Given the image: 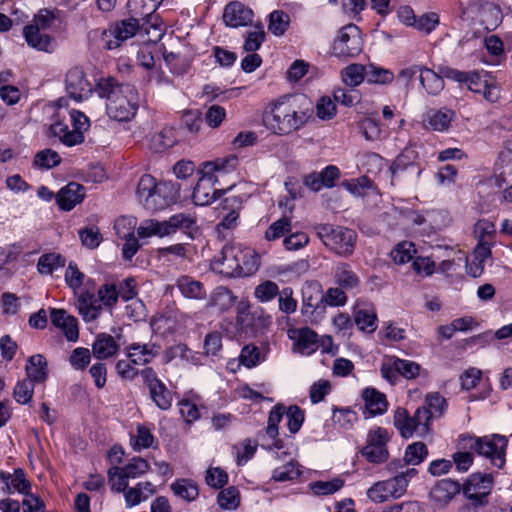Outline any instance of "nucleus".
<instances>
[{"label":"nucleus","mask_w":512,"mask_h":512,"mask_svg":"<svg viewBox=\"0 0 512 512\" xmlns=\"http://www.w3.org/2000/svg\"><path fill=\"white\" fill-rule=\"evenodd\" d=\"M96 92L106 98V110L110 118L119 121H130L139 108L140 97L132 84H119L113 77H102L96 84Z\"/></svg>","instance_id":"f257e3e1"},{"label":"nucleus","mask_w":512,"mask_h":512,"mask_svg":"<svg viewBox=\"0 0 512 512\" xmlns=\"http://www.w3.org/2000/svg\"><path fill=\"white\" fill-rule=\"evenodd\" d=\"M213 269L226 277H243L254 274L259 267L258 259L249 249L225 245L212 262Z\"/></svg>","instance_id":"f03ea898"},{"label":"nucleus","mask_w":512,"mask_h":512,"mask_svg":"<svg viewBox=\"0 0 512 512\" xmlns=\"http://www.w3.org/2000/svg\"><path fill=\"white\" fill-rule=\"evenodd\" d=\"M309 114L297 111L290 99L277 101L263 114L265 127L277 135H287L300 129L307 121Z\"/></svg>","instance_id":"7ed1b4c3"},{"label":"nucleus","mask_w":512,"mask_h":512,"mask_svg":"<svg viewBox=\"0 0 512 512\" xmlns=\"http://www.w3.org/2000/svg\"><path fill=\"white\" fill-rule=\"evenodd\" d=\"M457 447L470 450L490 460L491 465L502 468L505 464V450L507 439L505 436L493 434L491 436L476 437L460 435Z\"/></svg>","instance_id":"20e7f679"},{"label":"nucleus","mask_w":512,"mask_h":512,"mask_svg":"<svg viewBox=\"0 0 512 512\" xmlns=\"http://www.w3.org/2000/svg\"><path fill=\"white\" fill-rule=\"evenodd\" d=\"M97 296L98 298L95 297L93 292L88 290H83L78 294L77 308L85 322H92L100 316L102 312L100 302H102L105 307L113 308L120 294L115 284L106 283L98 289Z\"/></svg>","instance_id":"39448f33"},{"label":"nucleus","mask_w":512,"mask_h":512,"mask_svg":"<svg viewBox=\"0 0 512 512\" xmlns=\"http://www.w3.org/2000/svg\"><path fill=\"white\" fill-rule=\"evenodd\" d=\"M313 229L323 244L341 257H350L355 248L357 234L353 229L331 224H316Z\"/></svg>","instance_id":"423d86ee"},{"label":"nucleus","mask_w":512,"mask_h":512,"mask_svg":"<svg viewBox=\"0 0 512 512\" xmlns=\"http://www.w3.org/2000/svg\"><path fill=\"white\" fill-rule=\"evenodd\" d=\"M196 221L189 214H175L166 221L155 219L144 220L137 228V234L141 238L158 236L165 237L176 233L178 230L190 234L195 228Z\"/></svg>","instance_id":"0eeeda50"},{"label":"nucleus","mask_w":512,"mask_h":512,"mask_svg":"<svg viewBox=\"0 0 512 512\" xmlns=\"http://www.w3.org/2000/svg\"><path fill=\"white\" fill-rule=\"evenodd\" d=\"M493 487V477L488 473H473L462 486L464 496L469 500L467 508L479 512L488 504V496Z\"/></svg>","instance_id":"6e6552de"},{"label":"nucleus","mask_w":512,"mask_h":512,"mask_svg":"<svg viewBox=\"0 0 512 512\" xmlns=\"http://www.w3.org/2000/svg\"><path fill=\"white\" fill-rule=\"evenodd\" d=\"M432 416L431 410L426 406L419 407L412 417H409L406 410L398 409L394 417V425L405 438L411 437L414 433L424 436L430 431Z\"/></svg>","instance_id":"1a4fd4ad"},{"label":"nucleus","mask_w":512,"mask_h":512,"mask_svg":"<svg viewBox=\"0 0 512 512\" xmlns=\"http://www.w3.org/2000/svg\"><path fill=\"white\" fill-rule=\"evenodd\" d=\"M418 160V151L414 146L404 148L390 165L392 183L400 180H417L423 171Z\"/></svg>","instance_id":"9d476101"},{"label":"nucleus","mask_w":512,"mask_h":512,"mask_svg":"<svg viewBox=\"0 0 512 512\" xmlns=\"http://www.w3.org/2000/svg\"><path fill=\"white\" fill-rule=\"evenodd\" d=\"M408 480L402 475L376 482L367 490V497L375 503H383L393 498H400L405 494Z\"/></svg>","instance_id":"9b49d317"},{"label":"nucleus","mask_w":512,"mask_h":512,"mask_svg":"<svg viewBox=\"0 0 512 512\" xmlns=\"http://www.w3.org/2000/svg\"><path fill=\"white\" fill-rule=\"evenodd\" d=\"M333 50L336 55L352 57L361 51L360 30L355 24L344 26L334 41Z\"/></svg>","instance_id":"f8f14e48"},{"label":"nucleus","mask_w":512,"mask_h":512,"mask_svg":"<svg viewBox=\"0 0 512 512\" xmlns=\"http://www.w3.org/2000/svg\"><path fill=\"white\" fill-rule=\"evenodd\" d=\"M65 90L75 101L87 99L92 93V87L80 67L71 68L65 76Z\"/></svg>","instance_id":"ddd939ff"},{"label":"nucleus","mask_w":512,"mask_h":512,"mask_svg":"<svg viewBox=\"0 0 512 512\" xmlns=\"http://www.w3.org/2000/svg\"><path fill=\"white\" fill-rule=\"evenodd\" d=\"M244 197L240 195H228L220 203L217 208L221 222L218 227L224 229H233L238 225L239 213L242 209Z\"/></svg>","instance_id":"4468645a"},{"label":"nucleus","mask_w":512,"mask_h":512,"mask_svg":"<svg viewBox=\"0 0 512 512\" xmlns=\"http://www.w3.org/2000/svg\"><path fill=\"white\" fill-rule=\"evenodd\" d=\"M140 17L136 16L115 23L109 29V35L112 39L106 41V48L116 49L122 42L133 37L140 27Z\"/></svg>","instance_id":"2eb2a0df"},{"label":"nucleus","mask_w":512,"mask_h":512,"mask_svg":"<svg viewBox=\"0 0 512 512\" xmlns=\"http://www.w3.org/2000/svg\"><path fill=\"white\" fill-rule=\"evenodd\" d=\"M65 117L60 114L53 116L52 123L50 124L47 136L58 138L61 143L68 147L81 144L84 141V135L77 131L69 129L68 124L64 121Z\"/></svg>","instance_id":"dca6fc26"},{"label":"nucleus","mask_w":512,"mask_h":512,"mask_svg":"<svg viewBox=\"0 0 512 512\" xmlns=\"http://www.w3.org/2000/svg\"><path fill=\"white\" fill-rule=\"evenodd\" d=\"M254 13L251 8L239 1H233L226 5L223 13V21L226 26L238 28L248 26L253 22Z\"/></svg>","instance_id":"f3484780"},{"label":"nucleus","mask_w":512,"mask_h":512,"mask_svg":"<svg viewBox=\"0 0 512 512\" xmlns=\"http://www.w3.org/2000/svg\"><path fill=\"white\" fill-rule=\"evenodd\" d=\"M340 177V170L334 165H328L321 172L313 171L303 177V183L314 192L320 191L323 187L332 188L335 181Z\"/></svg>","instance_id":"a211bd4d"},{"label":"nucleus","mask_w":512,"mask_h":512,"mask_svg":"<svg viewBox=\"0 0 512 512\" xmlns=\"http://www.w3.org/2000/svg\"><path fill=\"white\" fill-rule=\"evenodd\" d=\"M23 37L29 47L38 51L52 52L54 49V38L46 33L45 30L37 28L32 24L24 26Z\"/></svg>","instance_id":"6ab92c4d"},{"label":"nucleus","mask_w":512,"mask_h":512,"mask_svg":"<svg viewBox=\"0 0 512 512\" xmlns=\"http://www.w3.org/2000/svg\"><path fill=\"white\" fill-rule=\"evenodd\" d=\"M85 197L84 187L77 182H70L56 194V201L61 210L70 211Z\"/></svg>","instance_id":"aec40b11"},{"label":"nucleus","mask_w":512,"mask_h":512,"mask_svg":"<svg viewBox=\"0 0 512 512\" xmlns=\"http://www.w3.org/2000/svg\"><path fill=\"white\" fill-rule=\"evenodd\" d=\"M160 346L155 343H132L126 347L128 359L135 365L150 363L159 354Z\"/></svg>","instance_id":"412c9836"},{"label":"nucleus","mask_w":512,"mask_h":512,"mask_svg":"<svg viewBox=\"0 0 512 512\" xmlns=\"http://www.w3.org/2000/svg\"><path fill=\"white\" fill-rule=\"evenodd\" d=\"M50 319L53 325L63 330L67 340L76 341L78 339L77 320L68 315L64 309L51 308Z\"/></svg>","instance_id":"4be33fe9"},{"label":"nucleus","mask_w":512,"mask_h":512,"mask_svg":"<svg viewBox=\"0 0 512 512\" xmlns=\"http://www.w3.org/2000/svg\"><path fill=\"white\" fill-rule=\"evenodd\" d=\"M461 489L462 486L458 481L446 478L438 481L430 494L435 502L445 505L459 494Z\"/></svg>","instance_id":"5701e85b"},{"label":"nucleus","mask_w":512,"mask_h":512,"mask_svg":"<svg viewBox=\"0 0 512 512\" xmlns=\"http://www.w3.org/2000/svg\"><path fill=\"white\" fill-rule=\"evenodd\" d=\"M217 192L211 177H201L192 193L193 202L198 206L209 205L216 199Z\"/></svg>","instance_id":"b1692460"},{"label":"nucleus","mask_w":512,"mask_h":512,"mask_svg":"<svg viewBox=\"0 0 512 512\" xmlns=\"http://www.w3.org/2000/svg\"><path fill=\"white\" fill-rule=\"evenodd\" d=\"M362 398L370 416L381 415L387 410L386 396L375 388H365L362 392Z\"/></svg>","instance_id":"393cba45"},{"label":"nucleus","mask_w":512,"mask_h":512,"mask_svg":"<svg viewBox=\"0 0 512 512\" xmlns=\"http://www.w3.org/2000/svg\"><path fill=\"white\" fill-rule=\"evenodd\" d=\"M0 479L5 484L7 493L17 491L21 494L29 495L31 484L26 479L23 469H15L13 474L1 472Z\"/></svg>","instance_id":"a878e982"},{"label":"nucleus","mask_w":512,"mask_h":512,"mask_svg":"<svg viewBox=\"0 0 512 512\" xmlns=\"http://www.w3.org/2000/svg\"><path fill=\"white\" fill-rule=\"evenodd\" d=\"M119 345L116 343L113 336L106 333L97 335L93 345L92 353L95 358L103 360L113 357L117 354Z\"/></svg>","instance_id":"bb28decb"},{"label":"nucleus","mask_w":512,"mask_h":512,"mask_svg":"<svg viewBox=\"0 0 512 512\" xmlns=\"http://www.w3.org/2000/svg\"><path fill=\"white\" fill-rule=\"evenodd\" d=\"M322 291L319 285H307L302 290V313L313 314L317 309H324Z\"/></svg>","instance_id":"cd10ccee"},{"label":"nucleus","mask_w":512,"mask_h":512,"mask_svg":"<svg viewBox=\"0 0 512 512\" xmlns=\"http://www.w3.org/2000/svg\"><path fill=\"white\" fill-rule=\"evenodd\" d=\"M27 379L32 382L43 383L48 376V364L42 354L32 355L28 358L25 367Z\"/></svg>","instance_id":"c85d7f7f"},{"label":"nucleus","mask_w":512,"mask_h":512,"mask_svg":"<svg viewBox=\"0 0 512 512\" xmlns=\"http://www.w3.org/2000/svg\"><path fill=\"white\" fill-rule=\"evenodd\" d=\"M454 117V112L449 109L431 110L429 111L423 122L426 128L433 131H445L449 128Z\"/></svg>","instance_id":"c756f323"},{"label":"nucleus","mask_w":512,"mask_h":512,"mask_svg":"<svg viewBox=\"0 0 512 512\" xmlns=\"http://www.w3.org/2000/svg\"><path fill=\"white\" fill-rule=\"evenodd\" d=\"M333 276L335 283L345 290H352L360 284L358 275L348 263H338L334 269Z\"/></svg>","instance_id":"7c9ffc66"},{"label":"nucleus","mask_w":512,"mask_h":512,"mask_svg":"<svg viewBox=\"0 0 512 512\" xmlns=\"http://www.w3.org/2000/svg\"><path fill=\"white\" fill-rule=\"evenodd\" d=\"M176 286L186 298L198 300L206 298L207 293L203 284L190 276H181L177 280Z\"/></svg>","instance_id":"2f4dec72"},{"label":"nucleus","mask_w":512,"mask_h":512,"mask_svg":"<svg viewBox=\"0 0 512 512\" xmlns=\"http://www.w3.org/2000/svg\"><path fill=\"white\" fill-rule=\"evenodd\" d=\"M285 414V406L283 404H276L269 412L266 434L273 441L272 446L281 448V440L278 439V426Z\"/></svg>","instance_id":"473e14b6"},{"label":"nucleus","mask_w":512,"mask_h":512,"mask_svg":"<svg viewBox=\"0 0 512 512\" xmlns=\"http://www.w3.org/2000/svg\"><path fill=\"white\" fill-rule=\"evenodd\" d=\"M377 314L372 305L358 308L354 312V321L357 327L364 332L372 333L377 328Z\"/></svg>","instance_id":"72a5a7b5"},{"label":"nucleus","mask_w":512,"mask_h":512,"mask_svg":"<svg viewBox=\"0 0 512 512\" xmlns=\"http://www.w3.org/2000/svg\"><path fill=\"white\" fill-rule=\"evenodd\" d=\"M419 79L422 87L430 95H438L444 89L443 76L432 69L423 66Z\"/></svg>","instance_id":"f704fd0d"},{"label":"nucleus","mask_w":512,"mask_h":512,"mask_svg":"<svg viewBox=\"0 0 512 512\" xmlns=\"http://www.w3.org/2000/svg\"><path fill=\"white\" fill-rule=\"evenodd\" d=\"M482 23L489 31L496 29L502 22L503 15L500 7L494 3L485 2L480 8Z\"/></svg>","instance_id":"c9c22d12"},{"label":"nucleus","mask_w":512,"mask_h":512,"mask_svg":"<svg viewBox=\"0 0 512 512\" xmlns=\"http://www.w3.org/2000/svg\"><path fill=\"white\" fill-rule=\"evenodd\" d=\"M173 493L188 502L194 501L198 498V486L189 479H178L171 484Z\"/></svg>","instance_id":"e433bc0d"},{"label":"nucleus","mask_w":512,"mask_h":512,"mask_svg":"<svg viewBox=\"0 0 512 512\" xmlns=\"http://www.w3.org/2000/svg\"><path fill=\"white\" fill-rule=\"evenodd\" d=\"M296 346L302 354L310 355L318 348L317 334L308 327L299 329Z\"/></svg>","instance_id":"4c0bfd02"},{"label":"nucleus","mask_w":512,"mask_h":512,"mask_svg":"<svg viewBox=\"0 0 512 512\" xmlns=\"http://www.w3.org/2000/svg\"><path fill=\"white\" fill-rule=\"evenodd\" d=\"M65 258L58 253H46L40 256L37 263V270L40 274L50 275L54 270L64 267Z\"/></svg>","instance_id":"58836bf2"},{"label":"nucleus","mask_w":512,"mask_h":512,"mask_svg":"<svg viewBox=\"0 0 512 512\" xmlns=\"http://www.w3.org/2000/svg\"><path fill=\"white\" fill-rule=\"evenodd\" d=\"M290 16L283 10H274L269 14L268 30L275 36H282L288 30Z\"/></svg>","instance_id":"ea45409f"},{"label":"nucleus","mask_w":512,"mask_h":512,"mask_svg":"<svg viewBox=\"0 0 512 512\" xmlns=\"http://www.w3.org/2000/svg\"><path fill=\"white\" fill-rule=\"evenodd\" d=\"M366 81L369 84H389L394 79V73L389 70L374 64L366 65Z\"/></svg>","instance_id":"a19ab883"},{"label":"nucleus","mask_w":512,"mask_h":512,"mask_svg":"<svg viewBox=\"0 0 512 512\" xmlns=\"http://www.w3.org/2000/svg\"><path fill=\"white\" fill-rule=\"evenodd\" d=\"M300 465L291 460L273 470L272 479L276 482L293 481L301 475Z\"/></svg>","instance_id":"79ce46f5"},{"label":"nucleus","mask_w":512,"mask_h":512,"mask_svg":"<svg viewBox=\"0 0 512 512\" xmlns=\"http://www.w3.org/2000/svg\"><path fill=\"white\" fill-rule=\"evenodd\" d=\"M235 300L236 297L230 289L220 286L212 294L210 305L218 307L220 311H227L234 305Z\"/></svg>","instance_id":"37998d69"},{"label":"nucleus","mask_w":512,"mask_h":512,"mask_svg":"<svg viewBox=\"0 0 512 512\" xmlns=\"http://www.w3.org/2000/svg\"><path fill=\"white\" fill-rule=\"evenodd\" d=\"M366 65L350 64L342 71L343 82L350 87H356L365 79Z\"/></svg>","instance_id":"c03bdc74"},{"label":"nucleus","mask_w":512,"mask_h":512,"mask_svg":"<svg viewBox=\"0 0 512 512\" xmlns=\"http://www.w3.org/2000/svg\"><path fill=\"white\" fill-rule=\"evenodd\" d=\"M428 456L427 446L423 442H415L407 446L404 455V464L418 465Z\"/></svg>","instance_id":"a18cd8bd"},{"label":"nucleus","mask_w":512,"mask_h":512,"mask_svg":"<svg viewBox=\"0 0 512 512\" xmlns=\"http://www.w3.org/2000/svg\"><path fill=\"white\" fill-rule=\"evenodd\" d=\"M262 361H264V356L254 344H248L242 348L239 355V365L241 364L247 368H253Z\"/></svg>","instance_id":"49530a36"},{"label":"nucleus","mask_w":512,"mask_h":512,"mask_svg":"<svg viewBox=\"0 0 512 512\" xmlns=\"http://www.w3.org/2000/svg\"><path fill=\"white\" fill-rule=\"evenodd\" d=\"M149 392L151 399L158 408L161 410H168L171 407L172 394L163 382L156 385L155 390L154 387H151Z\"/></svg>","instance_id":"de8ad7c7"},{"label":"nucleus","mask_w":512,"mask_h":512,"mask_svg":"<svg viewBox=\"0 0 512 512\" xmlns=\"http://www.w3.org/2000/svg\"><path fill=\"white\" fill-rule=\"evenodd\" d=\"M217 502L222 509L235 510L240 504V493L235 486H230L219 492Z\"/></svg>","instance_id":"09e8293b"},{"label":"nucleus","mask_w":512,"mask_h":512,"mask_svg":"<svg viewBox=\"0 0 512 512\" xmlns=\"http://www.w3.org/2000/svg\"><path fill=\"white\" fill-rule=\"evenodd\" d=\"M162 0H130L128 6L136 16H139L142 20L149 17L153 12L156 11Z\"/></svg>","instance_id":"8fccbe9b"},{"label":"nucleus","mask_w":512,"mask_h":512,"mask_svg":"<svg viewBox=\"0 0 512 512\" xmlns=\"http://www.w3.org/2000/svg\"><path fill=\"white\" fill-rule=\"evenodd\" d=\"M344 485V480L340 477L333 478L330 481H316L310 484L311 490L315 495H331L339 491Z\"/></svg>","instance_id":"3c124183"},{"label":"nucleus","mask_w":512,"mask_h":512,"mask_svg":"<svg viewBox=\"0 0 512 512\" xmlns=\"http://www.w3.org/2000/svg\"><path fill=\"white\" fill-rule=\"evenodd\" d=\"M157 184L156 179L151 175L145 174L140 178L136 189V195L139 202L144 207Z\"/></svg>","instance_id":"603ef678"},{"label":"nucleus","mask_w":512,"mask_h":512,"mask_svg":"<svg viewBox=\"0 0 512 512\" xmlns=\"http://www.w3.org/2000/svg\"><path fill=\"white\" fill-rule=\"evenodd\" d=\"M60 163V155L52 149L41 150L34 157V165L39 168L51 169Z\"/></svg>","instance_id":"864d4df0"},{"label":"nucleus","mask_w":512,"mask_h":512,"mask_svg":"<svg viewBox=\"0 0 512 512\" xmlns=\"http://www.w3.org/2000/svg\"><path fill=\"white\" fill-rule=\"evenodd\" d=\"M79 237L82 245L88 249L97 248L103 240L102 234L95 226H87L80 229Z\"/></svg>","instance_id":"5fc2aeb1"},{"label":"nucleus","mask_w":512,"mask_h":512,"mask_svg":"<svg viewBox=\"0 0 512 512\" xmlns=\"http://www.w3.org/2000/svg\"><path fill=\"white\" fill-rule=\"evenodd\" d=\"M291 230V220L287 217H282L281 219L273 222L265 232V239L267 241H274Z\"/></svg>","instance_id":"6e6d98bb"},{"label":"nucleus","mask_w":512,"mask_h":512,"mask_svg":"<svg viewBox=\"0 0 512 512\" xmlns=\"http://www.w3.org/2000/svg\"><path fill=\"white\" fill-rule=\"evenodd\" d=\"M332 420L341 429L349 430L353 427L354 422L357 420V415L349 408H334Z\"/></svg>","instance_id":"4d7b16f0"},{"label":"nucleus","mask_w":512,"mask_h":512,"mask_svg":"<svg viewBox=\"0 0 512 512\" xmlns=\"http://www.w3.org/2000/svg\"><path fill=\"white\" fill-rule=\"evenodd\" d=\"M58 13L59 12L57 10H49L47 8L40 9L38 13L34 15L30 24L47 31L57 20Z\"/></svg>","instance_id":"13d9d810"},{"label":"nucleus","mask_w":512,"mask_h":512,"mask_svg":"<svg viewBox=\"0 0 512 512\" xmlns=\"http://www.w3.org/2000/svg\"><path fill=\"white\" fill-rule=\"evenodd\" d=\"M34 393V382L25 378L18 381L13 392L14 399L19 404H27L32 399Z\"/></svg>","instance_id":"bf43d9fd"},{"label":"nucleus","mask_w":512,"mask_h":512,"mask_svg":"<svg viewBox=\"0 0 512 512\" xmlns=\"http://www.w3.org/2000/svg\"><path fill=\"white\" fill-rule=\"evenodd\" d=\"M285 414L289 431L293 434L297 433L304 422V410L297 405H291L287 410L285 409Z\"/></svg>","instance_id":"052dcab7"},{"label":"nucleus","mask_w":512,"mask_h":512,"mask_svg":"<svg viewBox=\"0 0 512 512\" xmlns=\"http://www.w3.org/2000/svg\"><path fill=\"white\" fill-rule=\"evenodd\" d=\"M120 469L128 479L137 478L149 470V463L141 457H134Z\"/></svg>","instance_id":"680f3d73"},{"label":"nucleus","mask_w":512,"mask_h":512,"mask_svg":"<svg viewBox=\"0 0 512 512\" xmlns=\"http://www.w3.org/2000/svg\"><path fill=\"white\" fill-rule=\"evenodd\" d=\"M108 480L112 491L125 493L128 489V477H126L125 473L117 466L108 470Z\"/></svg>","instance_id":"e2e57ef3"},{"label":"nucleus","mask_w":512,"mask_h":512,"mask_svg":"<svg viewBox=\"0 0 512 512\" xmlns=\"http://www.w3.org/2000/svg\"><path fill=\"white\" fill-rule=\"evenodd\" d=\"M425 406L431 410L433 417H441L446 408V399L438 392L428 393L425 397Z\"/></svg>","instance_id":"0e129e2a"},{"label":"nucleus","mask_w":512,"mask_h":512,"mask_svg":"<svg viewBox=\"0 0 512 512\" xmlns=\"http://www.w3.org/2000/svg\"><path fill=\"white\" fill-rule=\"evenodd\" d=\"M414 245L411 242L399 243L395 249L391 251V257L395 264H405L413 259Z\"/></svg>","instance_id":"69168bd1"},{"label":"nucleus","mask_w":512,"mask_h":512,"mask_svg":"<svg viewBox=\"0 0 512 512\" xmlns=\"http://www.w3.org/2000/svg\"><path fill=\"white\" fill-rule=\"evenodd\" d=\"M420 368L419 364L410 360L399 358L394 360L395 371L406 379L415 378L419 374Z\"/></svg>","instance_id":"338daca9"},{"label":"nucleus","mask_w":512,"mask_h":512,"mask_svg":"<svg viewBox=\"0 0 512 512\" xmlns=\"http://www.w3.org/2000/svg\"><path fill=\"white\" fill-rule=\"evenodd\" d=\"M280 290L278 285L270 280L260 283L255 288V296L261 302H268L278 296Z\"/></svg>","instance_id":"774afa93"}]
</instances>
